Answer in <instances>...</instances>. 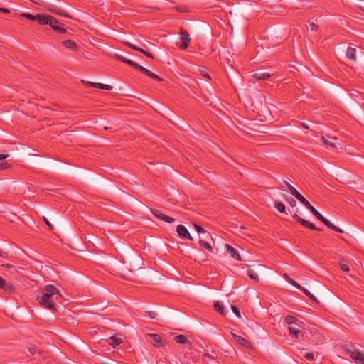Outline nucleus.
I'll list each match as a JSON object with an SVG mask.
<instances>
[{
  "label": "nucleus",
  "mask_w": 364,
  "mask_h": 364,
  "mask_svg": "<svg viewBox=\"0 0 364 364\" xmlns=\"http://www.w3.org/2000/svg\"><path fill=\"white\" fill-rule=\"evenodd\" d=\"M60 298L59 290L53 285L46 286L41 294L36 295V300L41 306L53 311L57 310Z\"/></svg>",
  "instance_id": "nucleus-1"
},
{
  "label": "nucleus",
  "mask_w": 364,
  "mask_h": 364,
  "mask_svg": "<svg viewBox=\"0 0 364 364\" xmlns=\"http://www.w3.org/2000/svg\"><path fill=\"white\" fill-rule=\"evenodd\" d=\"M126 64L129 65V66L134 68V69L140 71L143 74L146 75L149 77L154 79L156 81L161 82L163 81V79L159 77V75L154 74V73L151 72L150 70H147L146 68H144L143 66L140 65L139 64L131 60H127L126 62Z\"/></svg>",
  "instance_id": "nucleus-2"
},
{
  "label": "nucleus",
  "mask_w": 364,
  "mask_h": 364,
  "mask_svg": "<svg viewBox=\"0 0 364 364\" xmlns=\"http://www.w3.org/2000/svg\"><path fill=\"white\" fill-rule=\"evenodd\" d=\"M180 40L181 41V44H177L181 50H186L188 44L191 41V38L189 36V33L187 31L184 30L183 28H181L180 30Z\"/></svg>",
  "instance_id": "nucleus-3"
},
{
  "label": "nucleus",
  "mask_w": 364,
  "mask_h": 364,
  "mask_svg": "<svg viewBox=\"0 0 364 364\" xmlns=\"http://www.w3.org/2000/svg\"><path fill=\"white\" fill-rule=\"evenodd\" d=\"M293 218H294L299 223L301 224L303 226L308 228L311 230L322 231L323 230L316 227L313 223L309 221H307L303 218H301L297 213H294L293 215Z\"/></svg>",
  "instance_id": "nucleus-4"
},
{
  "label": "nucleus",
  "mask_w": 364,
  "mask_h": 364,
  "mask_svg": "<svg viewBox=\"0 0 364 364\" xmlns=\"http://www.w3.org/2000/svg\"><path fill=\"white\" fill-rule=\"evenodd\" d=\"M321 139L323 142L328 146H330L332 148H337L339 143L336 142L338 141V138L336 136H331L329 135L322 136Z\"/></svg>",
  "instance_id": "nucleus-5"
},
{
  "label": "nucleus",
  "mask_w": 364,
  "mask_h": 364,
  "mask_svg": "<svg viewBox=\"0 0 364 364\" xmlns=\"http://www.w3.org/2000/svg\"><path fill=\"white\" fill-rule=\"evenodd\" d=\"M151 212L155 217L168 223H173L175 221L174 218L164 215L161 211H159L157 209L151 208Z\"/></svg>",
  "instance_id": "nucleus-6"
},
{
  "label": "nucleus",
  "mask_w": 364,
  "mask_h": 364,
  "mask_svg": "<svg viewBox=\"0 0 364 364\" xmlns=\"http://www.w3.org/2000/svg\"><path fill=\"white\" fill-rule=\"evenodd\" d=\"M176 231L180 237H181L182 239H188L191 241L193 240V238L190 235L187 228L184 225H178L176 228Z\"/></svg>",
  "instance_id": "nucleus-7"
},
{
  "label": "nucleus",
  "mask_w": 364,
  "mask_h": 364,
  "mask_svg": "<svg viewBox=\"0 0 364 364\" xmlns=\"http://www.w3.org/2000/svg\"><path fill=\"white\" fill-rule=\"evenodd\" d=\"M296 320H289L287 323L289 325L288 327L289 333L294 336L296 338H298L301 331L298 328V327L296 326Z\"/></svg>",
  "instance_id": "nucleus-8"
},
{
  "label": "nucleus",
  "mask_w": 364,
  "mask_h": 364,
  "mask_svg": "<svg viewBox=\"0 0 364 364\" xmlns=\"http://www.w3.org/2000/svg\"><path fill=\"white\" fill-rule=\"evenodd\" d=\"M350 358L357 364H364V354L360 351L352 352Z\"/></svg>",
  "instance_id": "nucleus-9"
},
{
  "label": "nucleus",
  "mask_w": 364,
  "mask_h": 364,
  "mask_svg": "<svg viewBox=\"0 0 364 364\" xmlns=\"http://www.w3.org/2000/svg\"><path fill=\"white\" fill-rule=\"evenodd\" d=\"M214 309L217 312L220 313L222 316H226L228 310L225 309L223 302L220 301H215L214 303Z\"/></svg>",
  "instance_id": "nucleus-10"
},
{
  "label": "nucleus",
  "mask_w": 364,
  "mask_h": 364,
  "mask_svg": "<svg viewBox=\"0 0 364 364\" xmlns=\"http://www.w3.org/2000/svg\"><path fill=\"white\" fill-rule=\"evenodd\" d=\"M225 247L227 249V251L231 255L232 257L238 261L241 260L240 255L236 249H235L230 244H226Z\"/></svg>",
  "instance_id": "nucleus-11"
},
{
  "label": "nucleus",
  "mask_w": 364,
  "mask_h": 364,
  "mask_svg": "<svg viewBox=\"0 0 364 364\" xmlns=\"http://www.w3.org/2000/svg\"><path fill=\"white\" fill-rule=\"evenodd\" d=\"M151 337V343L154 346L159 348L163 346L164 342L161 337L158 334H149Z\"/></svg>",
  "instance_id": "nucleus-12"
},
{
  "label": "nucleus",
  "mask_w": 364,
  "mask_h": 364,
  "mask_svg": "<svg viewBox=\"0 0 364 364\" xmlns=\"http://www.w3.org/2000/svg\"><path fill=\"white\" fill-rule=\"evenodd\" d=\"M0 289L7 292H12L14 287L10 282H6L5 279L0 277Z\"/></svg>",
  "instance_id": "nucleus-13"
},
{
  "label": "nucleus",
  "mask_w": 364,
  "mask_h": 364,
  "mask_svg": "<svg viewBox=\"0 0 364 364\" xmlns=\"http://www.w3.org/2000/svg\"><path fill=\"white\" fill-rule=\"evenodd\" d=\"M346 56L348 59L352 60L353 62H355L357 60L356 48L349 46L346 50Z\"/></svg>",
  "instance_id": "nucleus-14"
},
{
  "label": "nucleus",
  "mask_w": 364,
  "mask_h": 364,
  "mask_svg": "<svg viewBox=\"0 0 364 364\" xmlns=\"http://www.w3.org/2000/svg\"><path fill=\"white\" fill-rule=\"evenodd\" d=\"M271 77V75L264 72H256L252 74V77L258 80H268Z\"/></svg>",
  "instance_id": "nucleus-15"
},
{
  "label": "nucleus",
  "mask_w": 364,
  "mask_h": 364,
  "mask_svg": "<svg viewBox=\"0 0 364 364\" xmlns=\"http://www.w3.org/2000/svg\"><path fill=\"white\" fill-rule=\"evenodd\" d=\"M50 18V15L46 14H37L36 15V21L41 25H47L48 21V18Z\"/></svg>",
  "instance_id": "nucleus-16"
},
{
  "label": "nucleus",
  "mask_w": 364,
  "mask_h": 364,
  "mask_svg": "<svg viewBox=\"0 0 364 364\" xmlns=\"http://www.w3.org/2000/svg\"><path fill=\"white\" fill-rule=\"evenodd\" d=\"M173 340L176 343H179V344L186 345V344L191 343L189 340L184 335H182V334L176 336L173 338Z\"/></svg>",
  "instance_id": "nucleus-17"
},
{
  "label": "nucleus",
  "mask_w": 364,
  "mask_h": 364,
  "mask_svg": "<svg viewBox=\"0 0 364 364\" xmlns=\"http://www.w3.org/2000/svg\"><path fill=\"white\" fill-rule=\"evenodd\" d=\"M62 44L68 48H70L73 50H78V46L72 40H65L62 41Z\"/></svg>",
  "instance_id": "nucleus-18"
},
{
  "label": "nucleus",
  "mask_w": 364,
  "mask_h": 364,
  "mask_svg": "<svg viewBox=\"0 0 364 364\" xmlns=\"http://www.w3.org/2000/svg\"><path fill=\"white\" fill-rule=\"evenodd\" d=\"M108 342L110 346H112L113 348H115L122 343V339L120 337L114 336L109 338Z\"/></svg>",
  "instance_id": "nucleus-19"
},
{
  "label": "nucleus",
  "mask_w": 364,
  "mask_h": 364,
  "mask_svg": "<svg viewBox=\"0 0 364 364\" xmlns=\"http://www.w3.org/2000/svg\"><path fill=\"white\" fill-rule=\"evenodd\" d=\"M48 10L53 14H58L68 18H72V17L68 13L63 11L62 9L58 7L54 6L53 8H50Z\"/></svg>",
  "instance_id": "nucleus-20"
},
{
  "label": "nucleus",
  "mask_w": 364,
  "mask_h": 364,
  "mask_svg": "<svg viewBox=\"0 0 364 364\" xmlns=\"http://www.w3.org/2000/svg\"><path fill=\"white\" fill-rule=\"evenodd\" d=\"M233 336L235 337V341L238 343H240V344H241V345H242V346H244L245 347H250V342L247 341V340H245V338H243L240 336H237V335L233 334Z\"/></svg>",
  "instance_id": "nucleus-21"
},
{
  "label": "nucleus",
  "mask_w": 364,
  "mask_h": 364,
  "mask_svg": "<svg viewBox=\"0 0 364 364\" xmlns=\"http://www.w3.org/2000/svg\"><path fill=\"white\" fill-rule=\"evenodd\" d=\"M286 281L289 282L292 286L295 287L298 289H301V286L296 281H294L293 279H291L288 274H284V275Z\"/></svg>",
  "instance_id": "nucleus-22"
},
{
  "label": "nucleus",
  "mask_w": 364,
  "mask_h": 364,
  "mask_svg": "<svg viewBox=\"0 0 364 364\" xmlns=\"http://www.w3.org/2000/svg\"><path fill=\"white\" fill-rule=\"evenodd\" d=\"M274 208L279 212V213H285V214H287V212H286V208H285V205L282 202H279V201H276L274 202Z\"/></svg>",
  "instance_id": "nucleus-23"
},
{
  "label": "nucleus",
  "mask_w": 364,
  "mask_h": 364,
  "mask_svg": "<svg viewBox=\"0 0 364 364\" xmlns=\"http://www.w3.org/2000/svg\"><path fill=\"white\" fill-rule=\"evenodd\" d=\"M199 244L203 246L204 248H205L208 252H212L213 251V249L210 243L206 242L205 240L200 238L199 239Z\"/></svg>",
  "instance_id": "nucleus-24"
},
{
  "label": "nucleus",
  "mask_w": 364,
  "mask_h": 364,
  "mask_svg": "<svg viewBox=\"0 0 364 364\" xmlns=\"http://www.w3.org/2000/svg\"><path fill=\"white\" fill-rule=\"evenodd\" d=\"M308 209L318 220L321 221L323 219V216L313 205L309 206Z\"/></svg>",
  "instance_id": "nucleus-25"
},
{
  "label": "nucleus",
  "mask_w": 364,
  "mask_h": 364,
  "mask_svg": "<svg viewBox=\"0 0 364 364\" xmlns=\"http://www.w3.org/2000/svg\"><path fill=\"white\" fill-rule=\"evenodd\" d=\"M195 230L199 233V234H203L207 235V236H210V232L206 231L203 228H202L200 225L193 223V224Z\"/></svg>",
  "instance_id": "nucleus-26"
},
{
  "label": "nucleus",
  "mask_w": 364,
  "mask_h": 364,
  "mask_svg": "<svg viewBox=\"0 0 364 364\" xmlns=\"http://www.w3.org/2000/svg\"><path fill=\"white\" fill-rule=\"evenodd\" d=\"M305 295H306L312 301H314L316 304L318 303V299L312 294H311L307 289H304V287H301V289H300Z\"/></svg>",
  "instance_id": "nucleus-27"
},
{
  "label": "nucleus",
  "mask_w": 364,
  "mask_h": 364,
  "mask_svg": "<svg viewBox=\"0 0 364 364\" xmlns=\"http://www.w3.org/2000/svg\"><path fill=\"white\" fill-rule=\"evenodd\" d=\"M340 267L341 269L343 271V272H349L350 271V267H349V265H348V263L347 261L344 260V259H341L340 261Z\"/></svg>",
  "instance_id": "nucleus-28"
},
{
  "label": "nucleus",
  "mask_w": 364,
  "mask_h": 364,
  "mask_svg": "<svg viewBox=\"0 0 364 364\" xmlns=\"http://www.w3.org/2000/svg\"><path fill=\"white\" fill-rule=\"evenodd\" d=\"M48 24H49V26L53 28L55 26H58V24H60L59 21L55 18H54L53 16H50V18H48Z\"/></svg>",
  "instance_id": "nucleus-29"
},
{
  "label": "nucleus",
  "mask_w": 364,
  "mask_h": 364,
  "mask_svg": "<svg viewBox=\"0 0 364 364\" xmlns=\"http://www.w3.org/2000/svg\"><path fill=\"white\" fill-rule=\"evenodd\" d=\"M173 9H175L176 11H177L178 12H180V13H186V12L190 11L188 7L185 5L175 6L173 8Z\"/></svg>",
  "instance_id": "nucleus-30"
},
{
  "label": "nucleus",
  "mask_w": 364,
  "mask_h": 364,
  "mask_svg": "<svg viewBox=\"0 0 364 364\" xmlns=\"http://www.w3.org/2000/svg\"><path fill=\"white\" fill-rule=\"evenodd\" d=\"M247 275L252 280H255L256 282H259V277L257 276V274L252 269H248L247 270Z\"/></svg>",
  "instance_id": "nucleus-31"
},
{
  "label": "nucleus",
  "mask_w": 364,
  "mask_h": 364,
  "mask_svg": "<svg viewBox=\"0 0 364 364\" xmlns=\"http://www.w3.org/2000/svg\"><path fill=\"white\" fill-rule=\"evenodd\" d=\"M95 87L98 88V89L106 90H112V86H110L109 85H106V84H102V83H96Z\"/></svg>",
  "instance_id": "nucleus-32"
},
{
  "label": "nucleus",
  "mask_w": 364,
  "mask_h": 364,
  "mask_svg": "<svg viewBox=\"0 0 364 364\" xmlns=\"http://www.w3.org/2000/svg\"><path fill=\"white\" fill-rule=\"evenodd\" d=\"M284 198L285 199V200L291 206V207H295L296 205V200L290 197V196H284Z\"/></svg>",
  "instance_id": "nucleus-33"
},
{
  "label": "nucleus",
  "mask_w": 364,
  "mask_h": 364,
  "mask_svg": "<svg viewBox=\"0 0 364 364\" xmlns=\"http://www.w3.org/2000/svg\"><path fill=\"white\" fill-rule=\"evenodd\" d=\"M307 209L310 206L311 203L303 196H301L300 198L298 199Z\"/></svg>",
  "instance_id": "nucleus-34"
},
{
  "label": "nucleus",
  "mask_w": 364,
  "mask_h": 364,
  "mask_svg": "<svg viewBox=\"0 0 364 364\" xmlns=\"http://www.w3.org/2000/svg\"><path fill=\"white\" fill-rule=\"evenodd\" d=\"M323 223H324L328 228L331 229L333 228L334 225L328 220H327L326 218H323V219L321 220Z\"/></svg>",
  "instance_id": "nucleus-35"
},
{
  "label": "nucleus",
  "mask_w": 364,
  "mask_h": 364,
  "mask_svg": "<svg viewBox=\"0 0 364 364\" xmlns=\"http://www.w3.org/2000/svg\"><path fill=\"white\" fill-rule=\"evenodd\" d=\"M230 309L237 317H238V318L241 317L240 310L237 306L231 305Z\"/></svg>",
  "instance_id": "nucleus-36"
},
{
  "label": "nucleus",
  "mask_w": 364,
  "mask_h": 364,
  "mask_svg": "<svg viewBox=\"0 0 364 364\" xmlns=\"http://www.w3.org/2000/svg\"><path fill=\"white\" fill-rule=\"evenodd\" d=\"M284 183L287 186V188L289 189V191H290L291 195L295 192V191H296V189L294 186H292L291 184H289L287 181H284Z\"/></svg>",
  "instance_id": "nucleus-37"
},
{
  "label": "nucleus",
  "mask_w": 364,
  "mask_h": 364,
  "mask_svg": "<svg viewBox=\"0 0 364 364\" xmlns=\"http://www.w3.org/2000/svg\"><path fill=\"white\" fill-rule=\"evenodd\" d=\"M54 31H58L60 33H65L67 32L66 29H65L64 28L61 27L60 26V24H58V26H55L53 28Z\"/></svg>",
  "instance_id": "nucleus-38"
},
{
  "label": "nucleus",
  "mask_w": 364,
  "mask_h": 364,
  "mask_svg": "<svg viewBox=\"0 0 364 364\" xmlns=\"http://www.w3.org/2000/svg\"><path fill=\"white\" fill-rule=\"evenodd\" d=\"M54 31H58L60 33H65L67 32L66 29H65L64 28L61 27L60 26V24H58V26H55L53 28Z\"/></svg>",
  "instance_id": "nucleus-39"
},
{
  "label": "nucleus",
  "mask_w": 364,
  "mask_h": 364,
  "mask_svg": "<svg viewBox=\"0 0 364 364\" xmlns=\"http://www.w3.org/2000/svg\"><path fill=\"white\" fill-rule=\"evenodd\" d=\"M145 316L149 318H155L157 316V314L155 311H146Z\"/></svg>",
  "instance_id": "nucleus-40"
},
{
  "label": "nucleus",
  "mask_w": 364,
  "mask_h": 364,
  "mask_svg": "<svg viewBox=\"0 0 364 364\" xmlns=\"http://www.w3.org/2000/svg\"><path fill=\"white\" fill-rule=\"evenodd\" d=\"M139 52L143 53L144 55H146V57H148L149 58L154 59V55L151 53L147 52L142 48H140L139 50Z\"/></svg>",
  "instance_id": "nucleus-41"
},
{
  "label": "nucleus",
  "mask_w": 364,
  "mask_h": 364,
  "mask_svg": "<svg viewBox=\"0 0 364 364\" xmlns=\"http://www.w3.org/2000/svg\"><path fill=\"white\" fill-rule=\"evenodd\" d=\"M344 349L350 355L352 352H355V350H354L353 346H348V345H346V346H344Z\"/></svg>",
  "instance_id": "nucleus-42"
},
{
  "label": "nucleus",
  "mask_w": 364,
  "mask_h": 364,
  "mask_svg": "<svg viewBox=\"0 0 364 364\" xmlns=\"http://www.w3.org/2000/svg\"><path fill=\"white\" fill-rule=\"evenodd\" d=\"M23 16L28 20L36 21V15H33L31 14H23Z\"/></svg>",
  "instance_id": "nucleus-43"
},
{
  "label": "nucleus",
  "mask_w": 364,
  "mask_h": 364,
  "mask_svg": "<svg viewBox=\"0 0 364 364\" xmlns=\"http://www.w3.org/2000/svg\"><path fill=\"white\" fill-rule=\"evenodd\" d=\"M42 219H43V222L48 225L49 229L50 230H53L54 228L53 225L49 222V220L44 216H43Z\"/></svg>",
  "instance_id": "nucleus-44"
},
{
  "label": "nucleus",
  "mask_w": 364,
  "mask_h": 364,
  "mask_svg": "<svg viewBox=\"0 0 364 364\" xmlns=\"http://www.w3.org/2000/svg\"><path fill=\"white\" fill-rule=\"evenodd\" d=\"M304 356L308 360L311 361L314 360V354L311 353H306Z\"/></svg>",
  "instance_id": "nucleus-45"
},
{
  "label": "nucleus",
  "mask_w": 364,
  "mask_h": 364,
  "mask_svg": "<svg viewBox=\"0 0 364 364\" xmlns=\"http://www.w3.org/2000/svg\"><path fill=\"white\" fill-rule=\"evenodd\" d=\"M28 350L31 355H35L38 352V349L36 346L29 347Z\"/></svg>",
  "instance_id": "nucleus-46"
},
{
  "label": "nucleus",
  "mask_w": 364,
  "mask_h": 364,
  "mask_svg": "<svg viewBox=\"0 0 364 364\" xmlns=\"http://www.w3.org/2000/svg\"><path fill=\"white\" fill-rule=\"evenodd\" d=\"M124 44L128 46L129 48H131L132 49H134V50H137L139 51V50L140 49V48L137 47V46H134L133 44L130 43H128V42H126L124 43Z\"/></svg>",
  "instance_id": "nucleus-47"
},
{
  "label": "nucleus",
  "mask_w": 364,
  "mask_h": 364,
  "mask_svg": "<svg viewBox=\"0 0 364 364\" xmlns=\"http://www.w3.org/2000/svg\"><path fill=\"white\" fill-rule=\"evenodd\" d=\"M10 168V164L7 163H0V170H6Z\"/></svg>",
  "instance_id": "nucleus-48"
},
{
  "label": "nucleus",
  "mask_w": 364,
  "mask_h": 364,
  "mask_svg": "<svg viewBox=\"0 0 364 364\" xmlns=\"http://www.w3.org/2000/svg\"><path fill=\"white\" fill-rule=\"evenodd\" d=\"M309 26H310L311 30L313 31H317L318 29V26L314 23H311L309 24Z\"/></svg>",
  "instance_id": "nucleus-49"
},
{
  "label": "nucleus",
  "mask_w": 364,
  "mask_h": 364,
  "mask_svg": "<svg viewBox=\"0 0 364 364\" xmlns=\"http://www.w3.org/2000/svg\"><path fill=\"white\" fill-rule=\"evenodd\" d=\"M200 73L201 75H203V77H205L208 79H210V76L207 71H205L204 70H200Z\"/></svg>",
  "instance_id": "nucleus-50"
},
{
  "label": "nucleus",
  "mask_w": 364,
  "mask_h": 364,
  "mask_svg": "<svg viewBox=\"0 0 364 364\" xmlns=\"http://www.w3.org/2000/svg\"><path fill=\"white\" fill-rule=\"evenodd\" d=\"M82 82H83L85 85L88 86V87H95V85H96V83L95 82H89V81H85V80H82Z\"/></svg>",
  "instance_id": "nucleus-51"
},
{
  "label": "nucleus",
  "mask_w": 364,
  "mask_h": 364,
  "mask_svg": "<svg viewBox=\"0 0 364 364\" xmlns=\"http://www.w3.org/2000/svg\"><path fill=\"white\" fill-rule=\"evenodd\" d=\"M117 58L120 60L121 62H123L124 63H126L127 60H128L127 58L122 56V55H117Z\"/></svg>",
  "instance_id": "nucleus-52"
},
{
  "label": "nucleus",
  "mask_w": 364,
  "mask_h": 364,
  "mask_svg": "<svg viewBox=\"0 0 364 364\" xmlns=\"http://www.w3.org/2000/svg\"><path fill=\"white\" fill-rule=\"evenodd\" d=\"M297 200L302 196L297 190L292 194Z\"/></svg>",
  "instance_id": "nucleus-53"
},
{
  "label": "nucleus",
  "mask_w": 364,
  "mask_h": 364,
  "mask_svg": "<svg viewBox=\"0 0 364 364\" xmlns=\"http://www.w3.org/2000/svg\"><path fill=\"white\" fill-rule=\"evenodd\" d=\"M7 257V253L0 250V257L6 258Z\"/></svg>",
  "instance_id": "nucleus-54"
},
{
  "label": "nucleus",
  "mask_w": 364,
  "mask_h": 364,
  "mask_svg": "<svg viewBox=\"0 0 364 364\" xmlns=\"http://www.w3.org/2000/svg\"><path fill=\"white\" fill-rule=\"evenodd\" d=\"M0 12H2L4 14H9L10 13V11L8 9L0 7Z\"/></svg>",
  "instance_id": "nucleus-55"
},
{
  "label": "nucleus",
  "mask_w": 364,
  "mask_h": 364,
  "mask_svg": "<svg viewBox=\"0 0 364 364\" xmlns=\"http://www.w3.org/2000/svg\"><path fill=\"white\" fill-rule=\"evenodd\" d=\"M332 230H333L334 231H336V232H343V231L338 227L334 225L333 228H332Z\"/></svg>",
  "instance_id": "nucleus-56"
},
{
  "label": "nucleus",
  "mask_w": 364,
  "mask_h": 364,
  "mask_svg": "<svg viewBox=\"0 0 364 364\" xmlns=\"http://www.w3.org/2000/svg\"><path fill=\"white\" fill-rule=\"evenodd\" d=\"M9 157L8 154H0V161L4 160Z\"/></svg>",
  "instance_id": "nucleus-57"
},
{
  "label": "nucleus",
  "mask_w": 364,
  "mask_h": 364,
  "mask_svg": "<svg viewBox=\"0 0 364 364\" xmlns=\"http://www.w3.org/2000/svg\"><path fill=\"white\" fill-rule=\"evenodd\" d=\"M1 266H2L3 267H5V268H10V267H12V265H11V264H3Z\"/></svg>",
  "instance_id": "nucleus-58"
},
{
  "label": "nucleus",
  "mask_w": 364,
  "mask_h": 364,
  "mask_svg": "<svg viewBox=\"0 0 364 364\" xmlns=\"http://www.w3.org/2000/svg\"><path fill=\"white\" fill-rule=\"evenodd\" d=\"M284 318L290 319V318H296L291 315H287Z\"/></svg>",
  "instance_id": "nucleus-59"
},
{
  "label": "nucleus",
  "mask_w": 364,
  "mask_h": 364,
  "mask_svg": "<svg viewBox=\"0 0 364 364\" xmlns=\"http://www.w3.org/2000/svg\"><path fill=\"white\" fill-rule=\"evenodd\" d=\"M211 237V235H210V236H207V235H204V236H203V240H205L208 239V238H209V237Z\"/></svg>",
  "instance_id": "nucleus-60"
},
{
  "label": "nucleus",
  "mask_w": 364,
  "mask_h": 364,
  "mask_svg": "<svg viewBox=\"0 0 364 364\" xmlns=\"http://www.w3.org/2000/svg\"><path fill=\"white\" fill-rule=\"evenodd\" d=\"M303 127L306 129H309L308 126L306 124H303Z\"/></svg>",
  "instance_id": "nucleus-61"
},
{
  "label": "nucleus",
  "mask_w": 364,
  "mask_h": 364,
  "mask_svg": "<svg viewBox=\"0 0 364 364\" xmlns=\"http://www.w3.org/2000/svg\"><path fill=\"white\" fill-rule=\"evenodd\" d=\"M205 355L208 356V358H212L211 355H210L209 354H206Z\"/></svg>",
  "instance_id": "nucleus-62"
},
{
  "label": "nucleus",
  "mask_w": 364,
  "mask_h": 364,
  "mask_svg": "<svg viewBox=\"0 0 364 364\" xmlns=\"http://www.w3.org/2000/svg\"><path fill=\"white\" fill-rule=\"evenodd\" d=\"M136 316V315H130V316H132V317H134V316Z\"/></svg>",
  "instance_id": "nucleus-63"
}]
</instances>
